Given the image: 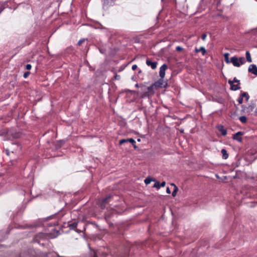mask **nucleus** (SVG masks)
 <instances>
[{"instance_id": "29", "label": "nucleus", "mask_w": 257, "mask_h": 257, "mask_svg": "<svg viewBox=\"0 0 257 257\" xmlns=\"http://www.w3.org/2000/svg\"><path fill=\"white\" fill-rule=\"evenodd\" d=\"M32 68V66L31 64H27L26 66V69L27 70H30Z\"/></svg>"}, {"instance_id": "1", "label": "nucleus", "mask_w": 257, "mask_h": 257, "mask_svg": "<svg viewBox=\"0 0 257 257\" xmlns=\"http://www.w3.org/2000/svg\"><path fill=\"white\" fill-rule=\"evenodd\" d=\"M130 249L128 247L125 248L123 251L118 252L113 256L111 254H108L104 252L101 251L100 250L94 251L91 257H130L129 255Z\"/></svg>"}, {"instance_id": "32", "label": "nucleus", "mask_w": 257, "mask_h": 257, "mask_svg": "<svg viewBox=\"0 0 257 257\" xmlns=\"http://www.w3.org/2000/svg\"><path fill=\"white\" fill-rule=\"evenodd\" d=\"M160 187H165L166 185V182L163 181L161 184H160Z\"/></svg>"}, {"instance_id": "28", "label": "nucleus", "mask_w": 257, "mask_h": 257, "mask_svg": "<svg viewBox=\"0 0 257 257\" xmlns=\"http://www.w3.org/2000/svg\"><path fill=\"white\" fill-rule=\"evenodd\" d=\"M237 101H238L239 104H241L243 102V98H242L240 96V97L238 98Z\"/></svg>"}, {"instance_id": "30", "label": "nucleus", "mask_w": 257, "mask_h": 257, "mask_svg": "<svg viewBox=\"0 0 257 257\" xmlns=\"http://www.w3.org/2000/svg\"><path fill=\"white\" fill-rule=\"evenodd\" d=\"M232 81L233 82V83L235 82V83H237L238 84H240L239 80H238L236 77H234L233 80Z\"/></svg>"}, {"instance_id": "36", "label": "nucleus", "mask_w": 257, "mask_h": 257, "mask_svg": "<svg viewBox=\"0 0 257 257\" xmlns=\"http://www.w3.org/2000/svg\"><path fill=\"white\" fill-rule=\"evenodd\" d=\"M255 113H257V108H256V109H255Z\"/></svg>"}, {"instance_id": "23", "label": "nucleus", "mask_w": 257, "mask_h": 257, "mask_svg": "<svg viewBox=\"0 0 257 257\" xmlns=\"http://www.w3.org/2000/svg\"><path fill=\"white\" fill-rule=\"evenodd\" d=\"M126 142H128L127 139H122L119 141V145H122L124 143H126Z\"/></svg>"}, {"instance_id": "12", "label": "nucleus", "mask_w": 257, "mask_h": 257, "mask_svg": "<svg viewBox=\"0 0 257 257\" xmlns=\"http://www.w3.org/2000/svg\"><path fill=\"white\" fill-rule=\"evenodd\" d=\"M218 131L221 133L222 135L225 136L227 134V131L225 130L223 125H219L218 126Z\"/></svg>"}, {"instance_id": "21", "label": "nucleus", "mask_w": 257, "mask_h": 257, "mask_svg": "<svg viewBox=\"0 0 257 257\" xmlns=\"http://www.w3.org/2000/svg\"><path fill=\"white\" fill-rule=\"evenodd\" d=\"M238 61H239V63L240 64V65H242V64H244L245 63V59L244 57H240L239 59H238Z\"/></svg>"}, {"instance_id": "37", "label": "nucleus", "mask_w": 257, "mask_h": 257, "mask_svg": "<svg viewBox=\"0 0 257 257\" xmlns=\"http://www.w3.org/2000/svg\"><path fill=\"white\" fill-rule=\"evenodd\" d=\"M136 87H138V84H137L136 85Z\"/></svg>"}, {"instance_id": "7", "label": "nucleus", "mask_w": 257, "mask_h": 257, "mask_svg": "<svg viewBox=\"0 0 257 257\" xmlns=\"http://www.w3.org/2000/svg\"><path fill=\"white\" fill-rule=\"evenodd\" d=\"M157 62H152L150 59H148L146 60V64L148 66H151L152 69H155L157 68Z\"/></svg>"}, {"instance_id": "8", "label": "nucleus", "mask_w": 257, "mask_h": 257, "mask_svg": "<svg viewBox=\"0 0 257 257\" xmlns=\"http://www.w3.org/2000/svg\"><path fill=\"white\" fill-rule=\"evenodd\" d=\"M248 72L257 76V67L255 64H251L249 65L248 69Z\"/></svg>"}, {"instance_id": "34", "label": "nucleus", "mask_w": 257, "mask_h": 257, "mask_svg": "<svg viewBox=\"0 0 257 257\" xmlns=\"http://www.w3.org/2000/svg\"><path fill=\"white\" fill-rule=\"evenodd\" d=\"M42 235H43V234H42V233H40V234H38L37 236H36L35 237V240H37V237H41Z\"/></svg>"}, {"instance_id": "11", "label": "nucleus", "mask_w": 257, "mask_h": 257, "mask_svg": "<svg viewBox=\"0 0 257 257\" xmlns=\"http://www.w3.org/2000/svg\"><path fill=\"white\" fill-rule=\"evenodd\" d=\"M195 51L196 53H199L201 52L203 56L205 55L206 53V51L204 47H201L200 48H197L196 47L195 49Z\"/></svg>"}, {"instance_id": "16", "label": "nucleus", "mask_w": 257, "mask_h": 257, "mask_svg": "<svg viewBox=\"0 0 257 257\" xmlns=\"http://www.w3.org/2000/svg\"><path fill=\"white\" fill-rule=\"evenodd\" d=\"M77 222H74L69 224V227H70V228L72 229H75L77 227Z\"/></svg>"}, {"instance_id": "9", "label": "nucleus", "mask_w": 257, "mask_h": 257, "mask_svg": "<svg viewBox=\"0 0 257 257\" xmlns=\"http://www.w3.org/2000/svg\"><path fill=\"white\" fill-rule=\"evenodd\" d=\"M230 62L232 63L235 67H238L240 66V64L238 62V59L236 56L232 57L231 58L230 63Z\"/></svg>"}, {"instance_id": "3", "label": "nucleus", "mask_w": 257, "mask_h": 257, "mask_svg": "<svg viewBox=\"0 0 257 257\" xmlns=\"http://www.w3.org/2000/svg\"><path fill=\"white\" fill-rule=\"evenodd\" d=\"M153 84L156 89L162 87L166 88L167 85V82L164 81L163 78H161L157 81L155 82Z\"/></svg>"}, {"instance_id": "26", "label": "nucleus", "mask_w": 257, "mask_h": 257, "mask_svg": "<svg viewBox=\"0 0 257 257\" xmlns=\"http://www.w3.org/2000/svg\"><path fill=\"white\" fill-rule=\"evenodd\" d=\"M154 187H156V188H160V183L159 182H156L154 186H153Z\"/></svg>"}, {"instance_id": "13", "label": "nucleus", "mask_w": 257, "mask_h": 257, "mask_svg": "<svg viewBox=\"0 0 257 257\" xmlns=\"http://www.w3.org/2000/svg\"><path fill=\"white\" fill-rule=\"evenodd\" d=\"M221 153L222 155V158L223 159H226L228 158V154L227 153V151L225 149H223L221 151Z\"/></svg>"}, {"instance_id": "2", "label": "nucleus", "mask_w": 257, "mask_h": 257, "mask_svg": "<svg viewBox=\"0 0 257 257\" xmlns=\"http://www.w3.org/2000/svg\"><path fill=\"white\" fill-rule=\"evenodd\" d=\"M112 197L111 195H109L105 198L99 201V206L101 209L107 208V205Z\"/></svg>"}, {"instance_id": "20", "label": "nucleus", "mask_w": 257, "mask_h": 257, "mask_svg": "<svg viewBox=\"0 0 257 257\" xmlns=\"http://www.w3.org/2000/svg\"><path fill=\"white\" fill-rule=\"evenodd\" d=\"M127 141H128V142H130L131 144H132V145H133V146L135 148H137V147L136 146V141L134 139H133V138H130V139H127Z\"/></svg>"}, {"instance_id": "15", "label": "nucleus", "mask_w": 257, "mask_h": 257, "mask_svg": "<svg viewBox=\"0 0 257 257\" xmlns=\"http://www.w3.org/2000/svg\"><path fill=\"white\" fill-rule=\"evenodd\" d=\"M246 58L247 62L250 63L252 62V59L249 51H246L245 53Z\"/></svg>"}, {"instance_id": "18", "label": "nucleus", "mask_w": 257, "mask_h": 257, "mask_svg": "<svg viewBox=\"0 0 257 257\" xmlns=\"http://www.w3.org/2000/svg\"><path fill=\"white\" fill-rule=\"evenodd\" d=\"M240 96L242 97V98H243V97H245L246 98V101H248L249 98V95L246 92H243L241 94H240Z\"/></svg>"}, {"instance_id": "35", "label": "nucleus", "mask_w": 257, "mask_h": 257, "mask_svg": "<svg viewBox=\"0 0 257 257\" xmlns=\"http://www.w3.org/2000/svg\"><path fill=\"white\" fill-rule=\"evenodd\" d=\"M81 43V41H79L78 42V45H80V44Z\"/></svg>"}, {"instance_id": "4", "label": "nucleus", "mask_w": 257, "mask_h": 257, "mask_svg": "<svg viewBox=\"0 0 257 257\" xmlns=\"http://www.w3.org/2000/svg\"><path fill=\"white\" fill-rule=\"evenodd\" d=\"M154 89H155V87L153 86V84H152L151 86L148 87L147 91L144 92L143 96L150 97L153 95L155 93L154 90Z\"/></svg>"}, {"instance_id": "17", "label": "nucleus", "mask_w": 257, "mask_h": 257, "mask_svg": "<svg viewBox=\"0 0 257 257\" xmlns=\"http://www.w3.org/2000/svg\"><path fill=\"white\" fill-rule=\"evenodd\" d=\"M229 54L228 53H226L224 54L225 61L227 64L229 63L230 61V60H229Z\"/></svg>"}, {"instance_id": "5", "label": "nucleus", "mask_w": 257, "mask_h": 257, "mask_svg": "<svg viewBox=\"0 0 257 257\" xmlns=\"http://www.w3.org/2000/svg\"><path fill=\"white\" fill-rule=\"evenodd\" d=\"M168 68L167 64H164L160 68L159 75L161 78H164L165 75V71Z\"/></svg>"}, {"instance_id": "19", "label": "nucleus", "mask_w": 257, "mask_h": 257, "mask_svg": "<svg viewBox=\"0 0 257 257\" xmlns=\"http://www.w3.org/2000/svg\"><path fill=\"white\" fill-rule=\"evenodd\" d=\"M239 119L242 123H245L247 121V118L245 116L239 117Z\"/></svg>"}, {"instance_id": "27", "label": "nucleus", "mask_w": 257, "mask_h": 257, "mask_svg": "<svg viewBox=\"0 0 257 257\" xmlns=\"http://www.w3.org/2000/svg\"><path fill=\"white\" fill-rule=\"evenodd\" d=\"M206 37H207V35L205 34V33H203L202 35H201V39L203 41H204L205 40L206 38Z\"/></svg>"}, {"instance_id": "6", "label": "nucleus", "mask_w": 257, "mask_h": 257, "mask_svg": "<svg viewBox=\"0 0 257 257\" xmlns=\"http://www.w3.org/2000/svg\"><path fill=\"white\" fill-rule=\"evenodd\" d=\"M243 135V133L241 132H238L233 136V139L234 140H236L239 142H241L242 141V137L241 136Z\"/></svg>"}, {"instance_id": "14", "label": "nucleus", "mask_w": 257, "mask_h": 257, "mask_svg": "<svg viewBox=\"0 0 257 257\" xmlns=\"http://www.w3.org/2000/svg\"><path fill=\"white\" fill-rule=\"evenodd\" d=\"M171 185H172V186H174V190H173V192H172V196H173V197H175V196H176V195H177V191H178V187H177V186H176L174 184H173V183L171 184Z\"/></svg>"}, {"instance_id": "24", "label": "nucleus", "mask_w": 257, "mask_h": 257, "mask_svg": "<svg viewBox=\"0 0 257 257\" xmlns=\"http://www.w3.org/2000/svg\"><path fill=\"white\" fill-rule=\"evenodd\" d=\"M176 50L177 52H181L184 50V48L181 47V46H177L176 47Z\"/></svg>"}, {"instance_id": "10", "label": "nucleus", "mask_w": 257, "mask_h": 257, "mask_svg": "<svg viewBox=\"0 0 257 257\" xmlns=\"http://www.w3.org/2000/svg\"><path fill=\"white\" fill-rule=\"evenodd\" d=\"M228 83L230 84V89L232 90H234V91H236V90H237L238 89H239L240 88V87L239 86L240 84H233V82L232 81V80H229L228 81Z\"/></svg>"}, {"instance_id": "33", "label": "nucleus", "mask_w": 257, "mask_h": 257, "mask_svg": "<svg viewBox=\"0 0 257 257\" xmlns=\"http://www.w3.org/2000/svg\"><path fill=\"white\" fill-rule=\"evenodd\" d=\"M166 192L168 194H170L171 193V190L170 189V188L169 187H167V189H166Z\"/></svg>"}, {"instance_id": "31", "label": "nucleus", "mask_w": 257, "mask_h": 257, "mask_svg": "<svg viewBox=\"0 0 257 257\" xmlns=\"http://www.w3.org/2000/svg\"><path fill=\"white\" fill-rule=\"evenodd\" d=\"M138 68V66L136 64H134L132 66V69L133 70H136Z\"/></svg>"}, {"instance_id": "22", "label": "nucleus", "mask_w": 257, "mask_h": 257, "mask_svg": "<svg viewBox=\"0 0 257 257\" xmlns=\"http://www.w3.org/2000/svg\"><path fill=\"white\" fill-rule=\"evenodd\" d=\"M152 181V179L150 178H147L145 180V183H146V184L148 185L149 184H150L151 181Z\"/></svg>"}, {"instance_id": "25", "label": "nucleus", "mask_w": 257, "mask_h": 257, "mask_svg": "<svg viewBox=\"0 0 257 257\" xmlns=\"http://www.w3.org/2000/svg\"><path fill=\"white\" fill-rule=\"evenodd\" d=\"M30 74V72H29V71L25 72L23 75V77L25 78H26L29 76Z\"/></svg>"}]
</instances>
